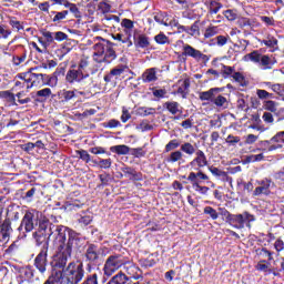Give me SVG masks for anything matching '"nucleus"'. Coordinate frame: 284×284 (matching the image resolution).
Instances as JSON below:
<instances>
[{
  "label": "nucleus",
  "mask_w": 284,
  "mask_h": 284,
  "mask_svg": "<svg viewBox=\"0 0 284 284\" xmlns=\"http://www.w3.org/2000/svg\"><path fill=\"white\" fill-rule=\"evenodd\" d=\"M70 232H74V230L63 225H54L48 217H43L39 221V226L33 232L32 237L38 247L42 245V250H48L50 236H52L55 247L57 245L62 246L63 241L70 236Z\"/></svg>",
  "instance_id": "obj_1"
},
{
  "label": "nucleus",
  "mask_w": 284,
  "mask_h": 284,
  "mask_svg": "<svg viewBox=\"0 0 284 284\" xmlns=\"http://www.w3.org/2000/svg\"><path fill=\"white\" fill-rule=\"evenodd\" d=\"M81 243V234L77 231H70L69 236L65 237V241H62V245H57L59 254L53 257L51 262L52 267L58 270H65V265H68V260L72 256V250L77 247Z\"/></svg>",
  "instance_id": "obj_2"
},
{
  "label": "nucleus",
  "mask_w": 284,
  "mask_h": 284,
  "mask_svg": "<svg viewBox=\"0 0 284 284\" xmlns=\"http://www.w3.org/2000/svg\"><path fill=\"white\" fill-rule=\"evenodd\" d=\"M88 65H90V62L85 59L80 60L78 64H72L65 74L67 83L70 85L79 83L81 85L80 90L90 88L92 85V78H90V73L87 71Z\"/></svg>",
  "instance_id": "obj_3"
},
{
  "label": "nucleus",
  "mask_w": 284,
  "mask_h": 284,
  "mask_svg": "<svg viewBox=\"0 0 284 284\" xmlns=\"http://www.w3.org/2000/svg\"><path fill=\"white\" fill-rule=\"evenodd\" d=\"M93 39L94 41H103L97 42L93 45V60L95 63H105L106 65H110V63L116 59V51L114 50V45H116V43L101 37H95Z\"/></svg>",
  "instance_id": "obj_4"
},
{
  "label": "nucleus",
  "mask_w": 284,
  "mask_h": 284,
  "mask_svg": "<svg viewBox=\"0 0 284 284\" xmlns=\"http://www.w3.org/2000/svg\"><path fill=\"white\" fill-rule=\"evenodd\" d=\"M55 273L61 275L63 284H79L85 276V268L82 262H70L64 270L55 271Z\"/></svg>",
  "instance_id": "obj_5"
},
{
  "label": "nucleus",
  "mask_w": 284,
  "mask_h": 284,
  "mask_svg": "<svg viewBox=\"0 0 284 284\" xmlns=\"http://www.w3.org/2000/svg\"><path fill=\"white\" fill-rule=\"evenodd\" d=\"M39 211L37 210H30L27 211L20 222V225L17 229V232H19L18 239H26L30 232L34 231V227H39Z\"/></svg>",
  "instance_id": "obj_6"
},
{
  "label": "nucleus",
  "mask_w": 284,
  "mask_h": 284,
  "mask_svg": "<svg viewBox=\"0 0 284 284\" xmlns=\"http://www.w3.org/2000/svg\"><path fill=\"white\" fill-rule=\"evenodd\" d=\"M243 61H252V63H258L262 70H272L276 65V58L270 54H262L260 50H254L243 57Z\"/></svg>",
  "instance_id": "obj_7"
},
{
  "label": "nucleus",
  "mask_w": 284,
  "mask_h": 284,
  "mask_svg": "<svg viewBox=\"0 0 284 284\" xmlns=\"http://www.w3.org/2000/svg\"><path fill=\"white\" fill-rule=\"evenodd\" d=\"M126 258L128 257L123 256V254H120V253H114L112 255H109L102 268L104 276L110 277L112 276V274H114V272H118V270H121V267L125 265Z\"/></svg>",
  "instance_id": "obj_8"
},
{
  "label": "nucleus",
  "mask_w": 284,
  "mask_h": 284,
  "mask_svg": "<svg viewBox=\"0 0 284 284\" xmlns=\"http://www.w3.org/2000/svg\"><path fill=\"white\" fill-rule=\"evenodd\" d=\"M102 256H105V254H103V247L99 246V244L90 242L87 243L83 258L85 263H88V267H92V265H99V263H101Z\"/></svg>",
  "instance_id": "obj_9"
},
{
  "label": "nucleus",
  "mask_w": 284,
  "mask_h": 284,
  "mask_svg": "<svg viewBox=\"0 0 284 284\" xmlns=\"http://www.w3.org/2000/svg\"><path fill=\"white\" fill-rule=\"evenodd\" d=\"M256 221V216L247 211L243 212L242 214H232L229 219L227 223L234 230H243L246 227H252V223Z\"/></svg>",
  "instance_id": "obj_10"
},
{
  "label": "nucleus",
  "mask_w": 284,
  "mask_h": 284,
  "mask_svg": "<svg viewBox=\"0 0 284 284\" xmlns=\"http://www.w3.org/2000/svg\"><path fill=\"white\" fill-rule=\"evenodd\" d=\"M186 179L187 181L191 182L192 187L193 190H195V192H197L199 194H202V196H207V192H210V187L201 185L203 181H210V176L207 174H205L203 171L190 172Z\"/></svg>",
  "instance_id": "obj_11"
},
{
  "label": "nucleus",
  "mask_w": 284,
  "mask_h": 284,
  "mask_svg": "<svg viewBox=\"0 0 284 284\" xmlns=\"http://www.w3.org/2000/svg\"><path fill=\"white\" fill-rule=\"evenodd\" d=\"M39 68H31L29 71H27L26 74V79H27V83L28 88H41V85H50L48 84L49 81V75L48 74H43V73H39L38 72Z\"/></svg>",
  "instance_id": "obj_12"
},
{
  "label": "nucleus",
  "mask_w": 284,
  "mask_h": 284,
  "mask_svg": "<svg viewBox=\"0 0 284 284\" xmlns=\"http://www.w3.org/2000/svg\"><path fill=\"white\" fill-rule=\"evenodd\" d=\"M12 232H14L12 220L10 217L3 220V213L0 212V247H6L10 243Z\"/></svg>",
  "instance_id": "obj_13"
},
{
  "label": "nucleus",
  "mask_w": 284,
  "mask_h": 284,
  "mask_svg": "<svg viewBox=\"0 0 284 284\" xmlns=\"http://www.w3.org/2000/svg\"><path fill=\"white\" fill-rule=\"evenodd\" d=\"M207 165H210L207 162V155H205L203 150L197 149L194 159L189 163V168H191V170H195V172H203V168H207Z\"/></svg>",
  "instance_id": "obj_14"
},
{
  "label": "nucleus",
  "mask_w": 284,
  "mask_h": 284,
  "mask_svg": "<svg viewBox=\"0 0 284 284\" xmlns=\"http://www.w3.org/2000/svg\"><path fill=\"white\" fill-rule=\"evenodd\" d=\"M182 50V57H191V59H194L195 61H204V63L210 61V57H207V54L187 43L183 44Z\"/></svg>",
  "instance_id": "obj_15"
},
{
  "label": "nucleus",
  "mask_w": 284,
  "mask_h": 284,
  "mask_svg": "<svg viewBox=\"0 0 284 284\" xmlns=\"http://www.w3.org/2000/svg\"><path fill=\"white\" fill-rule=\"evenodd\" d=\"M256 187L253 191V197L256 196H270L272 194V179L264 178L263 180L256 181Z\"/></svg>",
  "instance_id": "obj_16"
},
{
  "label": "nucleus",
  "mask_w": 284,
  "mask_h": 284,
  "mask_svg": "<svg viewBox=\"0 0 284 284\" xmlns=\"http://www.w3.org/2000/svg\"><path fill=\"white\" fill-rule=\"evenodd\" d=\"M123 270L128 276V278H131L133 281H143V271L136 264L130 262V260L126 257V262L123 265Z\"/></svg>",
  "instance_id": "obj_17"
},
{
  "label": "nucleus",
  "mask_w": 284,
  "mask_h": 284,
  "mask_svg": "<svg viewBox=\"0 0 284 284\" xmlns=\"http://www.w3.org/2000/svg\"><path fill=\"white\" fill-rule=\"evenodd\" d=\"M33 266L40 274L48 272V248H41L39 254L33 260Z\"/></svg>",
  "instance_id": "obj_18"
},
{
  "label": "nucleus",
  "mask_w": 284,
  "mask_h": 284,
  "mask_svg": "<svg viewBox=\"0 0 284 284\" xmlns=\"http://www.w3.org/2000/svg\"><path fill=\"white\" fill-rule=\"evenodd\" d=\"M128 70V65L125 64H119L118 67L113 68L108 74L104 75V82L106 85H116V81H119V78L123 72Z\"/></svg>",
  "instance_id": "obj_19"
},
{
  "label": "nucleus",
  "mask_w": 284,
  "mask_h": 284,
  "mask_svg": "<svg viewBox=\"0 0 284 284\" xmlns=\"http://www.w3.org/2000/svg\"><path fill=\"white\" fill-rule=\"evenodd\" d=\"M121 172H123L129 181H143V173L138 172L134 168L124 165L121 168Z\"/></svg>",
  "instance_id": "obj_20"
},
{
  "label": "nucleus",
  "mask_w": 284,
  "mask_h": 284,
  "mask_svg": "<svg viewBox=\"0 0 284 284\" xmlns=\"http://www.w3.org/2000/svg\"><path fill=\"white\" fill-rule=\"evenodd\" d=\"M133 43L135 48H141L142 50H145V48H150V37H148L145 33H140L138 36L136 33H134Z\"/></svg>",
  "instance_id": "obj_21"
},
{
  "label": "nucleus",
  "mask_w": 284,
  "mask_h": 284,
  "mask_svg": "<svg viewBox=\"0 0 284 284\" xmlns=\"http://www.w3.org/2000/svg\"><path fill=\"white\" fill-rule=\"evenodd\" d=\"M0 99L9 108L19 105V103H17V97L11 91H0Z\"/></svg>",
  "instance_id": "obj_22"
},
{
  "label": "nucleus",
  "mask_w": 284,
  "mask_h": 284,
  "mask_svg": "<svg viewBox=\"0 0 284 284\" xmlns=\"http://www.w3.org/2000/svg\"><path fill=\"white\" fill-rule=\"evenodd\" d=\"M65 75V68L59 67L55 69V71L49 75L48 84L49 88H57V84L59 83V77Z\"/></svg>",
  "instance_id": "obj_23"
},
{
  "label": "nucleus",
  "mask_w": 284,
  "mask_h": 284,
  "mask_svg": "<svg viewBox=\"0 0 284 284\" xmlns=\"http://www.w3.org/2000/svg\"><path fill=\"white\" fill-rule=\"evenodd\" d=\"M58 99L60 101V103H70V101H73V99H77V93L74 90L70 91V90H60L58 92Z\"/></svg>",
  "instance_id": "obj_24"
},
{
  "label": "nucleus",
  "mask_w": 284,
  "mask_h": 284,
  "mask_svg": "<svg viewBox=\"0 0 284 284\" xmlns=\"http://www.w3.org/2000/svg\"><path fill=\"white\" fill-rule=\"evenodd\" d=\"M83 205V202L79 200H71L64 202V204L62 205V210H64V212H77V210H81Z\"/></svg>",
  "instance_id": "obj_25"
},
{
  "label": "nucleus",
  "mask_w": 284,
  "mask_h": 284,
  "mask_svg": "<svg viewBox=\"0 0 284 284\" xmlns=\"http://www.w3.org/2000/svg\"><path fill=\"white\" fill-rule=\"evenodd\" d=\"M261 161H265V154L263 153L245 155L242 159L243 165H250V163H261Z\"/></svg>",
  "instance_id": "obj_26"
},
{
  "label": "nucleus",
  "mask_w": 284,
  "mask_h": 284,
  "mask_svg": "<svg viewBox=\"0 0 284 284\" xmlns=\"http://www.w3.org/2000/svg\"><path fill=\"white\" fill-rule=\"evenodd\" d=\"M178 83H182V85L178 88L176 94H181L182 99H187L190 94V78L179 80Z\"/></svg>",
  "instance_id": "obj_27"
},
{
  "label": "nucleus",
  "mask_w": 284,
  "mask_h": 284,
  "mask_svg": "<svg viewBox=\"0 0 284 284\" xmlns=\"http://www.w3.org/2000/svg\"><path fill=\"white\" fill-rule=\"evenodd\" d=\"M201 26H205V22L195 20L191 27H187V34L190 37H201Z\"/></svg>",
  "instance_id": "obj_28"
},
{
  "label": "nucleus",
  "mask_w": 284,
  "mask_h": 284,
  "mask_svg": "<svg viewBox=\"0 0 284 284\" xmlns=\"http://www.w3.org/2000/svg\"><path fill=\"white\" fill-rule=\"evenodd\" d=\"M159 78L156 77L155 68L146 69L142 74L143 83H152L153 81H156Z\"/></svg>",
  "instance_id": "obj_29"
},
{
  "label": "nucleus",
  "mask_w": 284,
  "mask_h": 284,
  "mask_svg": "<svg viewBox=\"0 0 284 284\" xmlns=\"http://www.w3.org/2000/svg\"><path fill=\"white\" fill-rule=\"evenodd\" d=\"M36 272L37 271H34L31 265L23 266L20 270V274H21L22 278H24V281H28V282L34 281Z\"/></svg>",
  "instance_id": "obj_30"
},
{
  "label": "nucleus",
  "mask_w": 284,
  "mask_h": 284,
  "mask_svg": "<svg viewBox=\"0 0 284 284\" xmlns=\"http://www.w3.org/2000/svg\"><path fill=\"white\" fill-rule=\"evenodd\" d=\"M205 7L209 9V14H219L223 4L219 0H210Z\"/></svg>",
  "instance_id": "obj_31"
},
{
  "label": "nucleus",
  "mask_w": 284,
  "mask_h": 284,
  "mask_svg": "<svg viewBox=\"0 0 284 284\" xmlns=\"http://www.w3.org/2000/svg\"><path fill=\"white\" fill-rule=\"evenodd\" d=\"M261 148L265 150L266 152H274V150H278L280 145H276L274 142V138H271L270 140H263L260 142Z\"/></svg>",
  "instance_id": "obj_32"
},
{
  "label": "nucleus",
  "mask_w": 284,
  "mask_h": 284,
  "mask_svg": "<svg viewBox=\"0 0 284 284\" xmlns=\"http://www.w3.org/2000/svg\"><path fill=\"white\" fill-rule=\"evenodd\" d=\"M110 151L119 156H125V154H130V146L125 144L113 145L110 148Z\"/></svg>",
  "instance_id": "obj_33"
},
{
  "label": "nucleus",
  "mask_w": 284,
  "mask_h": 284,
  "mask_svg": "<svg viewBox=\"0 0 284 284\" xmlns=\"http://www.w3.org/2000/svg\"><path fill=\"white\" fill-rule=\"evenodd\" d=\"M180 151L182 152V154H187V156H193V154H196L199 150H196V148L192 143L184 142L183 144H181Z\"/></svg>",
  "instance_id": "obj_34"
},
{
  "label": "nucleus",
  "mask_w": 284,
  "mask_h": 284,
  "mask_svg": "<svg viewBox=\"0 0 284 284\" xmlns=\"http://www.w3.org/2000/svg\"><path fill=\"white\" fill-rule=\"evenodd\" d=\"M163 108H165V110H168V112H170V114H179V112H181V110H179V108H181V104H179V102L176 101H168L163 104Z\"/></svg>",
  "instance_id": "obj_35"
},
{
  "label": "nucleus",
  "mask_w": 284,
  "mask_h": 284,
  "mask_svg": "<svg viewBox=\"0 0 284 284\" xmlns=\"http://www.w3.org/2000/svg\"><path fill=\"white\" fill-rule=\"evenodd\" d=\"M106 284H128V275L120 271Z\"/></svg>",
  "instance_id": "obj_36"
},
{
  "label": "nucleus",
  "mask_w": 284,
  "mask_h": 284,
  "mask_svg": "<svg viewBox=\"0 0 284 284\" xmlns=\"http://www.w3.org/2000/svg\"><path fill=\"white\" fill-rule=\"evenodd\" d=\"M112 39H114V41H120L121 43H126V48H132V45H134V42H132V33H129L125 38H123V34L116 33L115 36H112Z\"/></svg>",
  "instance_id": "obj_37"
},
{
  "label": "nucleus",
  "mask_w": 284,
  "mask_h": 284,
  "mask_svg": "<svg viewBox=\"0 0 284 284\" xmlns=\"http://www.w3.org/2000/svg\"><path fill=\"white\" fill-rule=\"evenodd\" d=\"M9 26L12 30H16V32H20V30H23L26 23L23 21H19L17 17H9Z\"/></svg>",
  "instance_id": "obj_38"
},
{
  "label": "nucleus",
  "mask_w": 284,
  "mask_h": 284,
  "mask_svg": "<svg viewBox=\"0 0 284 284\" xmlns=\"http://www.w3.org/2000/svg\"><path fill=\"white\" fill-rule=\"evenodd\" d=\"M51 14H54V17L52 18L53 23H61V21L67 19L68 14H70V11H51Z\"/></svg>",
  "instance_id": "obj_39"
},
{
  "label": "nucleus",
  "mask_w": 284,
  "mask_h": 284,
  "mask_svg": "<svg viewBox=\"0 0 284 284\" xmlns=\"http://www.w3.org/2000/svg\"><path fill=\"white\" fill-rule=\"evenodd\" d=\"M256 256H262L263 258H268V261H274V252L267 250L266 247L256 248Z\"/></svg>",
  "instance_id": "obj_40"
},
{
  "label": "nucleus",
  "mask_w": 284,
  "mask_h": 284,
  "mask_svg": "<svg viewBox=\"0 0 284 284\" xmlns=\"http://www.w3.org/2000/svg\"><path fill=\"white\" fill-rule=\"evenodd\" d=\"M17 102L20 105H28V103H32V98L28 97L26 92L20 91L16 94Z\"/></svg>",
  "instance_id": "obj_41"
},
{
  "label": "nucleus",
  "mask_w": 284,
  "mask_h": 284,
  "mask_svg": "<svg viewBox=\"0 0 284 284\" xmlns=\"http://www.w3.org/2000/svg\"><path fill=\"white\" fill-rule=\"evenodd\" d=\"M168 163H178V161H183V152L180 150L171 152L166 159Z\"/></svg>",
  "instance_id": "obj_42"
},
{
  "label": "nucleus",
  "mask_w": 284,
  "mask_h": 284,
  "mask_svg": "<svg viewBox=\"0 0 284 284\" xmlns=\"http://www.w3.org/2000/svg\"><path fill=\"white\" fill-rule=\"evenodd\" d=\"M234 72H236V68L222 64L221 74L223 79H232Z\"/></svg>",
  "instance_id": "obj_43"
},
{
  "label": "nucleus",
  "mask_w": 284,
  "mask_h": 284,
  "mask_svg": "<svg viewBox=\"0 0 284 284\" xmlns=\"http://www.w3.org/2000/svg\"><path fill=\"white\" fill-rule=\"evenodd\" d=\"M70 52H72V48L70 47V44H62L61 48L55 50V54L60 61L63 60V57H65V54H70Z\"/></svg>",
  "instance_id": "obj_44"
},
{
  "label": "nucleus",
  "mask_w": 284,
  "mask_h": 284,
  "mask_svg": "<svg viewBox=\"0 0 284 284\" xmlns=\"http://www.w3.org/2000/svg\"><path fill=\"white\" fill-rule=\"evenodd\" d=\"M203 214H205L207 219H211V221H216L219 219V211L212 206H205Z\"/></svg>",
  "instance_id": "obj_45"
},
{
  "label": "nucleus",
  "mask_w": 284,
  "mask_h": 284,
  "mask_svg": "<svg viewBox=\"0 0 284 284\" xmlns=\"http://www.w3.org/2000/svg\"><path fill=\"white\" fill-rule=\"evenodd\" d=\"M219 32V27L210 24L204 31V39H212V37H216Z\"/></svg>",
  "instance_id": "obj_46"
},
{
  "label": "nucleus",
  "mask_w": 284,
  "mask_h": 284,
  "mask_svg": "<svg viewBox=\"0 0 284 284\" xmlns=\"http://www.w3.org/2000/svg\"><path fill=\"white\" fill-rule=\"evenodd\" d=\"M98 10L102 13V14H108V12H110L112 10V6L110 4V2L108 0H102L101 2H99L98 4Z\"/></svg>",
  "instance_id": "obj_47"
},
{
  "label": "nucleus",
  "mask_w": 284,
  "mask_h": 284,
  "mask_svg": "<svg viewBox=\"0 0 284 284\" xmlns=\"http://www.w3.org/2000/svg\"><path fill=\"white\" fill-rule=\"evenodd\" d=\"M121 28L124 29L125 33L132 32V30H134V21H132V20H130L128 18H124L121 21Z\"/></svg>",
  "instance_id": "obj_48"
},
{
  "label": "nucleus",
  "mask_w": 284,
  "mask_h": 284,
  "mask_svg": "<svg viewBox=\"0 0 284 284\" xmlns=\"http://www.w3.org/2000/svg\"><path fill=\"white\" fill-rule=\"evenodd\" d=\"M101 273H92L85 276L81 284H99V275Z\"/></svg>",
  "instance_id": "obj_49"
},
{
  "label": "nucleus",
  "mask_w": 284,
  "mask_h": 284,
  "mask_svg": "<svg viewBox=\"0 0 284 284\" xmlns=\"http://www.w3.org/2000/svg\"><path fill=\"white\" fill-rule=\"evenodd\" d=\"M178 148H181V140L179 139L170 140L165 145V152H172V150H176Z\"/></svg>",
  "instance_id": "obj_50"
},
{
  "label": "nucleus",
  "mask_w": 284,
  "mask_h": 284,
  "mask_svg": "<svg viewBox=\"0 0 284 284\" xmlns=\"http://www.w3.org/2000/svg\"><path fill=\"white\" fill-rule=\"evenodd\" d=\"M75 153L79 155V159L83 161L84 163H92V155L88 153L87 150H78Z\"/></svg>",
  "instance_id": "obj_51"
},
{
  "label": "nucleus",
  "mask_w": 284,
  "mask_h": 284,
  "mask_svg": "<svg viewBox=\"0 0 284 284\" xmlns=\"http://www.w3.org/2000/svg\"><path fill=\"white\" fill-rule=\"evenodd\" d=\"M231 79H234V81L242 85V88H245V85H247V83L245 82V75H243V73L239 71H234Z\"/></svg>",
  "instance_id": "obj_52"
},
{
  "label": "nucleus",
  "mask_w": 284,
  "mask_h": 284,
  "mask_svg": "<svg viewBox=\"0 0 284 284\" xmlns=\"http://www.w3.org/2000/svg\"><path fill=\"white\" fill-rule=\"evenodd\" d=\"M19 79H21L22 81H16L14 87L20 88V90H23V89L30 90V88H28L29 83L26 78V73H21L19 75Z\"/></svg>",
  "instance_id": "obj_53"
},
{
  "label": "nucleus",
  "mask_w": 284,
  "mask_h": 284,
  "mask_svg": "<svg viewBox=\"0 0 284 284\" xmlns=\"http://www.w3.org/2000/svg\"><path fill=\"white\" fill-rule=\"evenodd\" d=\"M10 36H12V30L8 28L6 24L0 23V39H10Z\"/></svg>",
  "instance_id": "obj_54"
},
{
  "label": "nucleus",
  "mask_w": 284,
  "mask_h": 284,
  "mask_svg": "<svg viewBox=\"0 0 284 284\" xmlns=\"http://www.w3.org/2000/svg\"><path fill=\"white\" fill-rule=\"evenodd\" d=\"M261 45H266V48H276L278 45V40L274 37H267V39L261 41Z\"/></svg>",
  "instance_id": "obj_55"
},
{
  "label": "nucleus",
  "mask_w": 284,
  "mask_h": 284,
  "mask_svg": "<svg viewBox=\"0 0 284 284\" xmlns=\"http://www.w3.org/2000/svg\"><path fill=\"white\" fill-rule=\"evenodd\" d=\"M212 103L216 105V108H225V105H227V98L220 94L213 98Z\"/></svg>",
  "instance_id": "obj_56"
},
{
  "label": "nucleus",
  "mask_w": 284,
  "mask_h": 284,
  "mask_svg": "<svg viewBox=\"0 0 284 284\" xmlns=\"http://www.w3.org/2000/svg\"><path fill=\"white\" fill-rule=\"evenodd\" d=\"M154 41L159 45H165V43H170V38L168 36H165V33L160 32L159 34H156L154 37Z\"/></svg>",
  "instance_id": "obj_57"
},
{
  "label": "nucleus",
  "mask_w": 284,
  "mask_h": 284,
  "mask_svg": "<svg viewBox=\"0 0 284 284\" xmlns=\"http://www.w3.org/2000/svg\"><path fill=\"white\" fill-rule=\"evenodd\" d=\"M139 114H141V116H150L152 114H156V109L154 108H148V106H140L138 109Z\"/></svg>",
  "instance_id": "obj_58"
},
{
  "label": "nucleus",
  "mask_w": 284,
  "mask_h": 284,
  "mask_svg": "<svg viewBox=\"0 0 284 284\" xmlns=\"http://www.w3.org/2000/svg\"><path fill=\"white\" fill-rule=\"evenodd\" d=\"M200 101H214V93L212 92V89H210L209 91H203L200 92Z\"/></svg>",
  "instance_id": "obj_59"
},
{
  "label": "nucleus",
  "mask_w": 284,
  "mask_h": 284,
  "mask_svg": "<svg viewBox=\"0 0 284 284\" xmlns=\"http://www.w3.org/2000/svg\"><path fill=\"white\" fill-rule=\"evenodd\" d=\"M273 141L275 142V145H280L278 150L283 149V145H284V131L277 132L273 136Z\"/></svg>",
  "instance_id": "obj_60"
},
{
  "label": "nucleus",
  "mask_w": 284,
  "mask_h": 284,
  "mask_svg": "<svg viewBox=\"0 0 284 284\" xmlns=\"http://www.w3.org/2000/svg\"><path fill=\"white\" fill-rule=\"evenodd\" d=\"M139 263H140L141 267H145V268L154 267V265H156V260H154V258H141L139 261Z\"/></svg>",
  "instance_id": "obj_61"
},
{
  "label": "nucleus",
  "mask_w": 284,
  "mask_h": 284,
  "mask_svg": "<svg viewBox=\"0 0 284 284\" xmlns=\"http://www.w3.org/2000/svg\"><path fill=\"white\" fill-rule=\"evenodd\" d=\"M256 95L262 101L265 100V99H274V94L273 93H270V92H267L266 90H263V89H257L256 90Z\"/></svg>",
  "instance_id": "obj_62"
},
{
  "label": "nucleus",
  "mask_w": 284,
  "mask_h": 284,
  "mask_svg": "<svg viewBox=\"0 0 284 284\" xmlns=\"http://www.w3.org/2000/svg\"><path fill=\"white\" fill-rule=\"evenodd\" d=\"M98 166L101 170H110V168H112V159H100Z\"/></svg>",
  "instance_id": "obj_63"
},
{
  "label": "nucleus",
  "mask_w": 284,
  "mask_h": 284,
  "mask_svg": "<svg viewBox=\"0 0 284 284\" xmlns=\"http://www.w3.org/2000/svg\"><path fill=\"white\" fill-rule=\"evenodd\" d=\"M146 152L143 150V148H135L131 149V155L134 156L135 159H142L145 156Z\"/></svg>",
  "instance_id": "obj_64"
}]
</instances>
